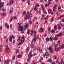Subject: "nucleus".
<instances>
[{
  "instance_id": "nucleus-1",
  "label": "nucleus",
  "mask_w": 64,
  "mask_h": 64,
  "mask_svg": "<svg viewBox=\"0 0 64 64\" xmlns=\"http://www.w3.org/2000/svg\"><path fill=\"white\" fill-rule=\"evenodd\" d=\"M24 18V19L25 20H27V19H29L31 18V16H25Z\"/></svg>"
},
{
  "instance_id": "nucleus-2",
  "label": "nucleus",
  "mask_w": 64,
  "mask_h": 64,
  "mask_svg": "<svg viewBox=\"0 0 64 64\" xmlns=\"http://www.w3.org/2000/svg\"><path fill=\"white\" fill-rule=\"evenodd\" d=\"M57 6L56 4H54V7L53 8V10L54 12H56V7Z\"/></svg>"
},
{
  "instance_id": "nucleus-3",
  "label": "nucleus",
  "mask_w": 64,
  "mask_h": 64,
  "mask_svg": "<svg viewBox=\"0 0 64 64\" xmlns=\"http://www.w3.org/2000/svg\"><path fill=\"white\" fill-rule=\"evenodd\" d=\"M32 56H34V55H33L32 54H29L28 55V57L30 58V59H31V57Z\"/></svg>"
},
{
  "instance_id": "nucleus-4",
  "label": "nucleus",
  "mask_w": 64,
  "mask_h": 64,
  "mask_svg": "<svg viewBox=\"0 0 64 64\" xmlns=\"http://www.w3.org/2000/svg\"><path fill=\"white\" fill-rule=\"evenodd\" d=\"M27 14L26 15V16H31L32 14H29V11H28L27 12Z\"/></svg>"
},
{
  "instance_id": "nucleus-5",
  "label": "nucleus",
  "mask_w": 64,
  "mask_h": 64,
  "mask_svg": "<svg viewBox=\"0 0 64 64\" xmlns=\"http://www.w3.org/2000/svg\"><path fill=\"white\" fill-rule=\"evenodd\" d=\"M21 39L22 40L20 41V42L22 43H24V42L25 41V39L24 38H22Z\"/></svg>"
},
{
  "instance_id": "nucleus-6",
  "label": "nucleus",
  "mask_w": 64,
  "mask_h": 64,
  "mask_svg": "<svg viewBox=\"0 0 64 64\" xmlns=\"http://www.w3.org/2000/svg\"><path fill=\"white\" fill-rule=\"evenodd\" d=\"M37 40V38H33L32 42L33 43H34Z\"/></svg>"
},
{
  "instance_id": "nucleus-7",
  "label": "nucleus",
  "mask_w": 64,
  "mask_h": 64,
  "mask_svg": "<svg viewBox=\"0 0 64 64\" xmlns=\"http://www.w3.org/2000/svg\"><path fill=\"white\" fill-rule=\"evenodd\" d=\"M27 23H26L24 24V27L26 29H27L28 28V26L27 25Z\"/></svg>"
},
{
  "instance_id": "nucleus-8",
  "label": "nucleus",
  "mask_w": 64,
  "mask_h": 64,
  "mask_svg": "<svg viewBox=\"0 0 64 64\" xmlns=\"http://www.w3.org/2000/svg\"><path fill=\"white\" fill-rule=\"evenodd\" d=\"M14 3V1L12 0H10V5H11Z\"/></svg>"
},
{
  "instance_id": "nucleus-9",
  "label": "nucleus",
  "mask_w": 64,
  "mask_h": 64,
  "mask_svg": "<svg viewBox=\"0 0 64 64\" xmlns=\"http://www.w3.org/2000/svg\"><path fill=\"white\" fill-rule=\"evenodd\" d=\"M47 62H52V60L51 58H50L48 60Z\"/></svg>"
},
{
  "instance_id": "nucleus-10",
  "label": "nucleus",
  "mask_w": 64,
  "mask_h": 64,
  "mask_svg": "<svg viewBox=\"0 0 64 64\" xmlns=\"http://www.w3.org/2000/svg\"><path fill=\"white\" fill-rule=\"evenodd\" d=\"M5 26L6 28H9V25L7 24H5Z\"/></svg>"
},
{
  "instance_id": "nucleus-11",
  "label": "nucleus",
  "mask_w": 64,
  "mask_h": 64,
  "mask_svg": "<svg viewBox=\"0 0 64 64\" xmlns=\"http://www.w3.org/2000/svg\"><path fill=\"white\" fill-rule=\"evenodd\" d=\"M51 47H49L48 48V50H50L51 51H53L54 49L53 48H51Z\"/></svg>"
},
{
  "instance_id": "nucleus-12",
  "label": "nucleus",
  "mask_w": 64,
  "mask_h": 64,
  "mask_svg": "<svg viewBox=\"0 0 64 64\" xmlns=\"http://www.w3.org/2000/svg\"><path fill=\"white\" fill-rule=\"evenodd\" d=\"M62 35H63V34L62 32L58 34V37H60V36H62Z\"/></svg>"
},
{
  "instance_id": "nucleus-13",
  "label": "nucleus",
  "mask_w": 64,
  "mask_h": 64,
  "mask_svg": "<svg viewBox=\"0 0 64 64\" xmlns=\"http://www.w3.org/2000/svg\"><path fill=\"white\" fill-rule=\"evenodd\" d=\"M54 40L56 41H57V40H58V37H57V36L56 35V36L54 38Z\"/></svg>"
},
{
  "instance_id": "nucleus-14",
  "label": "nucleus",
  "mask_w": 64,
  "mask_h": 64,
  "mask_svg": "<svg viewBox=\"0 0 64 64\" xmlns=\"http://www.w3.org/2000/svg\"><path fill=\"white\" fill-rule=\"evenodd\" d=\"M50 32L51 33L54 34V33H55V30H52Z\"/></svg>"
},
{
  "instance_id": "nucleus-15",
  "label": "nucleus",
  "mask_w": 64,
  "mask_h": 64,
  "mask_svg": "<svg viewBox=\"0 0 64 64\" xmlns=\"http://www.w3.org/2000/svg\"><path fill=\"white\" fill-rule=\"evenodd\" d=\"M2 16H6V14L5 12H3L2 14Z\"/></svg>"
},
{
  "instance_id": "nucleus-16",
  "label": "nucleus",
  "mask_w": 64,
  "mask_h": 64,
  "mask_svg": "<svg viewBox=\"0 0 64 64\" xmlns=\"http://www.w3.org/2000/svg\"><path fill=\"white\" fill-rule=\"evenodd\" d=\"M50 40H51L52 42H53V37L52 36H51L50 37Z\"/></svg>"
},
{
  "instance_id": "nucleus-17",
  "label": "nucleus",
  "mask_w": 64,
  "mask_h": 64,
  "mask_svg": "<svg viewBox=\"0 0 64 64\" xmlns=\"http://www.w3.org/2000/svg\"><path fill=\"white\" fill-rule=\"evenodd\" d=\"M34 10L35 11H36V10H37V7L36 6L34 8Z\"/></svg>"
},
{
  "instance_id": "nucleus-18",
  "label": "nucleus",
  "mask_w": 64,
  "mask_h": 64,
  "mask_svg": "<svg viewBox=\"0 0 64 64\" xmlns=\"http://www.w3.org/2000/svg\"><path fill=\"white\" fill-rule=\"evenodd\" d=\"M46 42H48L49 41V38H47L46 39Z\"/></svg>"
},
{
  "instance_id": "nucleus-19",
  "label": "nucleus",
  "mask_w": 64,
  "mask_h": 64,
  "mask_svg": "<svg viewBox=\"0 0 64 64\" xmlns=\"http://www.w3.org/2000/svg\"><path fill=\"white\" fill-rule=\"evenodd\" d=\"M45 55L46 57H47V56H49V54L48 52H46L45 53Z\"/></svg>"
},
{
  "instance_id": "nucleus-20",
  "label": "nucleus",
  "mask_w": 64,
  "mask_h": 64,
  "mask_svg": "<svg viewBox=\"0 0 64 64\" xmlns=\"http://www.w3.org/2000/svg\"><path fill=\"white\" fill-rule=\"evenodd\" d=\"M54 30H57V27L56 26H54Z\"/></svg>"
},
{
  "instance_id": "nucleus-21",
  "label": "nucleus",
  "mask_w": 64,
  "mask_h": 64,
  "mask_svg": "<svg viewBox=\"0 0 64 64\" xmlns=\"http://www.w3.org/2000/svg\"><path fill=\"white\" fill-rule=\"evenodd\" d=\"M29 50V48L28 47L26 49V53H27L28 52V50Z\"/></svg>"
},
{
  "instance_id": "nucleus-22",
  "label": "nucleus",
  "mask_w": 64,
  "mask_h": 64,
  "mask_svg": "<svg viewBox=\"0 0 64 64\" xmlns=\"http://www.w3.org/2000/svg\"><path fill=\"white\" fill-rule=\"evenodd\" d=\"M48 18H49V17L48 16H46V18H45L44 19V20H45V21H46L47 20V19H48Z\"/></svg>"
},
{
  "instance_id": "nucleus-23",
  "label": "nucleus",
  "mask_w": 64,
  "mask_h": 64,
  "mask_svg": "<svg viewBox=\"0 0 64 64\" xmlns=\"http://www.w3.org/2000/svg\"><path fill=\"white\" fill-rule=\"evenodd\" d=\"M57 44L58 45H60V40H58V41L57 42Z\"/></svg>"
},
{
  "instance_id": "nucleus-24",
  "label": "nucleus",
  "mask_w": 64,
  "mask_h": 64,
  "mask_svg": "<svg viewBox=\"0 0 64 64\" xmlns=\"http://www.w3.org/2000/svg\"><path fill=\"white\" fill-rule=\"evenodd\" d=\"M13 17L14 20H16V19H17V18L16 16H13Z\"/></svg>"
},
{
  "instance_id": "nucleus-25",
  "label": "nucleus",
  "mask_w": 64,
  "mask_h": 64,
  "mask_svg": "<svg viewBox=\"0 0 64 64\" xmlns=\"http://www.w3.org/2000/svg\"><path fill=\"white\" fill-rule=\"evenodd\" d=\"M48 5H49V4L50 5V4H51V1L48 0Z\"/></svg>"
},
{
  "instance_id": "nucleus-26",
  "label": "nucleus",
  "mask_w": 64,
  "mask_h": 64,
  "mask_svg": "<svg viewBox=\"0 0 64 64\" xmlns=\"http://www.w3.org/2000/svg\"><path fill=\"white\" fill-rule=\"evenodd\" d=\"M9 40V38H8L6 40V43H8V41Z\"/></svg>"
},
{
  "instance_id": "nucleus-27",
  "label": "nucleus",
  "mask_w": 64,
  "mask_h": 64,
  "mask_svg": "<svg viewBox=\"0 0 64 64\" xmlns=\"http://www.w3.org/2000/svg\"><path fill=\"white\" fill-rule=\"evenodd\" d=\"M11 36L12 37V38L13 39H14L15 38V36H13V35H12Z\"/></svg>"
},
{
  "instance_id": "nucleus-28",
  "label": "nucleus",
  "mask_w": 64,
  "mask_h": 64,
  "mask_svg": "<svg viewBox=\"0 0 64 64\" xmlns=\"http://www.w3.org/2000/svg\"><path fill=\"white\" fill-rule=\"evenodd\" d=\"M29 22H30V24L31 25V24H32V21L31 20H29Z\"/></svg>"
},
{
  "instance_id": "nucleus-29",
  "label": "nucleus",
  "mask_w": 64,
  "mask_h": 64,
  "mask_svg": "<svg viewBox=\"0 0 64 64\" xmlns=\"http://www.w3.org/2000/svg\"><path fill=\"white\" fill-rule=\"evenodd\" d=\"M22 56V55L21 54H20V55H18V58H20Z\"/></svg>"
},
{
  "instance_id": "nucleus-30",
  "label": "nucleus",
  "mask_w": 64,
  "mask_h": 64,
  "mask_svg": "<svg viewBox=\"0 0 64 64\" xmlns=\"http://www.w3.org/2000/svg\"><path fill=\"white\" fill-rule=\"evenodd\" d=\"M4 64H6V60H4Z\"/></svg>"
},
{
  "instance_id": "nucleus-31",
  "label": "nucleus",
  "mask_w": 64,
  "mask_h": 64,
  "mask_svg": "<svg viewBox=\"0 0 64 64\" xmlns=\"http://www.w3.org/2000/svg\"><path fill=\"white\" fill-rule=\"evenodd\" d=\"M40 50V48H39V47H38L37 48V51H39V50Z\"/></svg>"
},
{
  "instance_id": "nucleus-32",
  "label": "nucleus",
  "mask_w": 64,
  "mask_h": 64,
  "mask_svg": "<svg viewBox=\"0 0 64 64\" xmlns=\"http://www.w3.org/2000/svg\"><path fill=\"white\" fill-rule=\"evenodd\" d=\"M48 13H50V12H51V9L50 8L48 9Z\"/></svg>"
},
{
  "instance_id": "nucleus-33",
  "label": "nucleus",
  "mask_w": 64,
  "mask_h": 64,
  "mask_svg": "<svg viewBox=\"0 0 64 64\" xmlns=\"http://www.w3.org/2000/svg\"><path fill=\"white\" fill-rule=\"evenodd\" d=\"M12 26H13V25H12V24H11L10 25V28H12Z\"/></svg>"
},
{
  "instance_id": "nucleus-34",
  "label": "nucleus",
  "mask_w": 64,
  "mask_h": 64,
  "mask_svg": "<svg viewBox=\"0 0 64 64\" xmlns=\"http://www.w3.org/2000/svg\"><path fill=\"white\" fill-rule=\"evenodd\" d=\"M21 38V36L20 35H19L18 36V39H20Z\"/></svg>"
},
{
  "instance_id": "nucleus-35",
  "label": "nucleus",
  "mask_w": 64,
  "mask_h": 64,
  "mask_svg": "<svg viewBox=\"0 0 64 64\" xmlns=\"http://www.w3.org/2000/svg\"><path fill=\"white\" fill-rule=\"evenodd\" d=\"M13 17L10 18V21H12V20H13Z\"/></svg>"
},
{
  "instance_id": "nucleus-36",
  "label": "nucleus",
  "mask_w": 64,
  "mask_h": 64,
  "mask_svg": "<svg viewBox=\"0 0 64 64\" xmlns=\"http://www.w3.org/2000/svg\"><path fill=\"white\" fill-rule=\"evenodd\" d=\"M15 40H13V43L14 44H15Z\"/></svg>"
},
{
  "instance_id": "nucleus-37",
  "label": "nucleus",
  "mask_w": 64,
  "mask_h": 64,
  "mask_svg": "<svg viewBox=\"0 0 64 64\" xmlns=\"http://www.w3.org/2000/svg\"><path fill=\"white\" fill-rule=\"evenodd\" d=\"M53 21H54V18H52L51 19V22H52Z\"/></svg>"
},
{
  "instance_id": "nucleus-38",
  "label": "nucleus",
  "mask_w": 64,
  "mask_h": 64,
  "mask_svg": "<svg viewBox=\"0 0 64 64\" xmlns=\"http://www.w3.org/2000/svg\"><path fill=\"white\" fill-rule=\"evenodd\" d=\"M12 38H10L9 40L10 42H11L12 41Z\"/></svg>"
},
{
  "instance_id": "nucleus-39",
  "label": "nucleus",
  "mask_w": 64,
  "mask_h": 64,
  "mask_svg": "<svg viewBox=\"0 0 64 64\" xmlns=\"http://www.w3.org/2000/svg\"><path fill=\"white\" fill-rule=\"evenodd\" d=\"M18 27L19 28L20 27V25H21L19 24V23H18Z\"/></svg>"
},
{
  "instance_id": "nucleus-40",
  "label": "nucleus",
  "mask_w": 64,
  "mask_h": 64,
  "mask_svg": "<svg viewBox=\"0 0 64 64\" xmlns=\"http://www.w3.org/2000/svg\"><path fill=\"white\" fill-rule=\"evenodd\" d=\"M1 4H0V8L1 7H3L4 6L3 5Z\"/></svg>"
},
{
  "instance_id": "nucleus-41",
  "label": "nucleus",
  "mask_w": 64,
  "mask_h": 64,
  "mask_svg": "<svg viewBox=\"0 0 64 64\" xmlns=\"http://www.w3.org/2000/svg\"><path fill=\"white\" fill-rule=\"evenodd\" d=\"M10 61V60H9L8 59L7 60V63H9V62Z\"/></svg>"
},
{
  "instance_id": "nucleus-42",
  "label": "nucleus",
  "mask_w": 64,
  "mask_h": 64,
  "mask_svg": "<svg viewBox=\"0 0 64 64\" xmlns=\"http://www.w3.org/2000/svg\"><path fill=\"white\" fill-rule=\"evenodd\" d=\"M0 29L1 30L2 29V26H1L0 27Z\"/></svg>"
},
{
  "instance_id": "nucleus-43",
  "label": "nucleus",
  "mask_w": 64,
  "mask_h": 64,
  "mask_svg": "<svg viewBox=\"0 0 64 64\" xmlns=\"http://www.w3.org/2000/svg\"><path fill=\"white\" fill-rule=\"evenodd\" d=\"M31 48H34V44H32L31 46Z\"/></svg>"
},
{
  "instance_id": "nucleus-44",
  "label": "nucleus",
  "mask_w": 64,
  "mask_h": 64,
  "mask_svg": "<svg viewBox=\"0 0 64 64\" xmlns=\"http://www.w3.org/2000/svg\"><path fill=\"white\" fill-rule=\"evenodd\" d=\"M26 11H24L23 12V14H26Z\"/></svg>"
},
{
  "instance_id": "nucleus-45",
  "label": "nucleus",
  "mask_w": 64,
  "mask_h": 64,
  "mask_svg": "<svg viewBox=\"0 0 64 64\" xmlns=\"http://www.w3.org/2000/svg\"><path fill=\"white\" fill-rule=\"evenodd\" d=\"M30 34V32H27V34L28 35H29Z\"/></svg>"
},
{
  "instance_id": "nucleus-46",
  "label": "nucleus",
  "mask_w": 64,
  "mask_h": 64,
  "mask_svg": "<svg viewBox=\"0 0 64 64\" xmlns=\"http://www.w3.org/2000/svg\"><path fill=\"white\" fill-rule=\"evenodd\" d=\"M32 52V50H31L30 52V54H31Z\"/></svg>"
},
{
  "instance_id": "nucleus-47",
  "label": "nucleus",
  "mask_w": 64,
  "mask_h": 64,
  "mask_svg": "<svg viewBox=\"0 0 64 64\" xmlns=\"http://www.w3.org/2000/svg\"><path fill=\"white\" fill-rule=\"evenodd\" d=\"M17 41L18 42H20V40L19 39H18Z\"/></svg>"
},
{
  "instance_id": "nucleus-48",
  "label": "nucleus",
  "mask_w": 64,
  "mask_h": 64,
  "mask_svg": "<svg viewBox=\"0 0 64 64\" xmlns=\"http://www.w3.org/2000/svg\"><path fill=\"white\" fill-rule=\"evenodd\" d=\"M61 61H60V62L62 63L63 61V58H62L61 60Z\"/></svg>"
},
{
  "instance_id": "nucleus-49",
  "label": "nucleus",
  "mask_w": 64,
  "mask_h": 64,
  "mask_svg": "<svg viewBox=\"0 0 64 64\" xmlns=\"http://www.w3.org/2000/svg\"><path fill=\"white\" fill-rule=\"evenodd\" d=\"M20 44H21V43L19 42L18 44V46H20Z\"/></svg>"
},
{
  "instance_id": "nucleus-50",
  "label": "nucleus",
  "mask_w": 64,
  "mask_h": 64,
  "mask_svg": "<svg viewBox=\"0 0 64 64\" xmlns=\"http://www.w3.org/2000/svg\"><path fill=\"white\" fill-rule=\"evenodd\" d=\"M34 38H37V36L35 35L34 36Z\"/></svg>"
},
{
  "instance_id": "nucleus-51",
  "label": "nucleus",
  "mask_w": 64,
  "mask_h": 64,
  "mask_svg": "<svg viewBox=\"0 0 64 64\" xmlns=\"http://www.w3.org/2000/svg\"><path fill=\"white\" fill-rule=\"evenodd\" d=\"M60 49V47H58L57 48V50H59Z\"/></svg>"
},
{
  "instance_id": "nucleus-52",
  "label": "nucleus",
  "mask_w": 64,
  "mask_h": 64,
  "mask_svg": "<svg viewBox=\"0 0 64 64\" xmlns=\"http://www.w3.org/2000/svg\"><path fill=\"white\" fill-rule=\"evenodd\" d=\"M60 19V17H59L57 18V20H59Z\"/></svg>"
},
{
  "instance_id": "nucleus-53",
  "label": "nucleus",
  "mask_w": 64,
  "mask_h": 64,
  "mask_svg": "<svg viewBox=\"0 0 64 64\" xmlns=\"http://www.w3.org/2000/svg\"><path fill=\"white\" fill-rule=\"evenodd\" d=\"M23 28H21L20 29V30L21 31H23Z\"/></svg>"
},
{
  "instance_id": "nucleus-54",
  "label": "nucleus",
  "mask_w": 64,
  "mask_h": 64,
  "mask_svg": "<svg viewBox=\"0 0 64 64\" xmlns=\"http://www.w3.org/2000/svg\"><path fill=\"white\" fill-rule=\"evenodd\" d=\"M50 13H51V15H53V14H54V13L53 12H50Z\"/></svg>"
},
{
  "instance_id": "nucleus-55",
  "label": "nucleus",
  "mask_w": 64,
  "mask_h": 64,
  "mask_svg": "<svg viewBox=\"0 0 64 64\" xmlns=\"http://www.w3.org/2000/svg\"><path fill=\"white\" fill-rule=\"evenodd\" d=\"M39 51V52L40 53H42V50H40Z\"/></svg>"
},
{
  "instance_id": "nucleus-56",
  "label": "nucleus",
  "mask_w": 64,
  "mask_h": 64,
  "mask_svg": "<svg viewBox=\"0 0 64 64\" xmlns=\"http://www.w3.org/2000/svg\"><path fill=\"white\" fill-rule=\"evenodd\" d=\"M59 29H61V26H58Z\"/></svg>"
},
{
  "instance_id": "nucleus-57",
  "label": "nucleus",
  "mask_w": 64,
  "mask_h": 64,
  "mask_svg": "<svg viewBox=\"0 0 64 64\" xmlns=\"http://www.w3.org/2000/svg\"><path fill=\"white\" fill-rule=\"evenodd\" d=\"M48 6V5H47V4H45V7H47Z\"/></svg>"
},
{
  "instance_id": "nucleus-58",
  "label": "nucleus",
  "mask_w": 64,
  "mask_h": 64,
  "mask_svg": "<svg viewBox=\"0 0 64 64\" xmlns=\"http://www.w3.org/2000/svg\"><path fill=\"white\" fill-rule=\"evenodd\" d=\"M6 50H9V47L7 48L6 49Z\"/></svg>"
},
{
  "instance_id": "nucleus-59",
  "label": "nucleus",
  "mask_w": 64,
  "mask_h": 64,
  "mask_svg": "<svg viewBox=\"0 0 64 64\" xmlns=\"http://www.w3.org/2000/svg\"><path fill=\"white\" fill-rule=\"evenodd\" d=\"M21 32L22 34H23V33H24V31H23V30L21 31Z\"/></svg>"
},
{
  "instance_id": "nucleus-60",
  "label": "nucleus",
  "mask_w": 64,
  "mask_h": 64,
  "mask_svg": "<svg viewBox=\"0 0 64 64\" xmlns=\"http://www.w3.org/2000/svg\"><path fill=\"white\" fill-rule=\"evenodd\" d=\"M39 61L40 62V63H41L42 62V61L41 60V59H40L39 60Z\"/></svg>"
},
{
  "instance_id": "nucleus-61",
  "label": "nucleus",
  "mask_w": 64,
  "mask_h": 64,
  "mask_svg": "<svg viewBox=\"0 0 64 64\" xmlns=\"http://www.w3.org/2000/svg\"><path fill=\"white\" fill-rule=\"evenodd\" d=\"M2 11H5V9L3 8L2 9Z\"/></svg>"
},
{
  "instance_id": "nucleus-62",
  "label": "nucleus",
  "mask_w": 64,
  "mask_h": 64,
  "mask_svg": "<svg viewBox=\"0 0 64 64\" xmlns=\"http://www.w3.org/2000/svg\"><path fill=\"white\" fill-rule=\"evenodd\" d=\"M34 33L35 35H36V32L34 31Z\"/></svg>"
},
{
  "instance_id": "nucleus-63",
  "label": "nucleus",
  "mask_w": 64,
  "mask_h": 64,
  "mask_svg": "<svg viewBox=\"0 0 64 64\" xmlns=\"http://www.w3.org/2000/svg\"><path fill=\"white\" fill-rule=\"evenodd\" d=\"M52 64H55V62H52Z\"/></svg>"
},
{
  "instance_id": "nucleus-64",
  "label": "nucleus",
  "mask_w": 64,
  "mask_h": 64,
  "mask_svg": "<svg viewBox=\"0 0 64 64\" xmlns=\"http://www.w3.org/2000/svg\"><path fill=\"white\" fill-rule=\"evenodd\" d=\"M60 64H64V62H60Z\"/></svg>"
}]
</instances>
